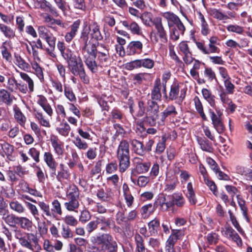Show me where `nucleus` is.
I'll return each instance as SVG.
<instances>
[{
    "mask_svg": "<svg viewBox=\"0 0 252 252\" xmlns=\"http://www.w3.org/2000/svg\"><path fill=\"white\" fill-rule=\"evenodd\" d=\"M83 58L91 72L96 73L99 67L109 65L110 60L109 48L105 44L97 42Z\"/></svg>",
    "mask_w": 252,
    "mask_h": 252,
    "instance_id": "nucleus-1",
    "label": "nucleus"
},
{
    "mask_svg": "<svg viewBox=\"0 0 252 252\" xmlns=\"http://www.w3.org/2000/svg\"><path fill=\"white\" fill-rule=\"evenodd\" d=\"M43 159L49 170L50 177L56 179L59 182L69 179L71 174L68 168L63 163H58L56 161L50 152H46L43 155Z\"/></svg>",
    "mask_w": 252,
    "mask_h": 252,
    "instance_id": "nucleus-2",
    "label": "nucleus"
},
{
    "mask_svg": "<svg viewBox=\"0 0 252 252\" xmlns=\"http://www.w3.org/2000/svg\"><path fill=\"white\" fill-rule=\"evenodd\" d=\"M87 246L88 252H105L116 248L117 242L109 233H101L92 237Z\"/></svg>",
    "mask_w": 252,
    "mask_h": 252,
    "instance_id": "nucleus-3",
    "label": "nucleus"
},
{
    "mask_svg": "<svg viewBox=\"0 0 252 252\" xmlns=\"http://www.w3.org/2000/svg\"><path fill=\"white\" fill-rule=\"evenodd\" d=\"M14 237L23 248L32 252L41 250V247L39 244V238L36 234L26 233L20 229H16L14 231Z\"/></svg>",
    "mask_w": 252,
    "mask_h": 252,
    "instance_id": "nucleus-4",
    "label": "nucleus"
},
{
    "mask_svg": "<svg viewBox=\"0 0 252 252\" xmlns=\"http://www.w3.org/2000/svg\"><path fill=\"white\" fill-rule=\"evenodd\" d=\"M116 158L119 163V171L124 173L130 166L129 143L125 139L122 140L118 146Z\"/></svg>",
    "mask_w": 252,
    "mask_h": 252,
    "instance_id": "nucleus-5",
    "label": "nucleus"
},
{
    "mask_svg": "<svg viewBox=\"0 0 252 252\" xmlns=\"http://www.w3.org/2000/svg\"><path fill=\"white\" fill-rule=\"evenodd\" d=\"M146 115L143 118V122L150 126H155L158 117V102L149 99L146 103Z\"/></svg>",
    "mask_w": 252,
    "mask_h": 252,
    "instance_id": "nucleus-6",
    "label": "nucleus"
},
{
    "mask_svg": "<svg viewBox=\"0 0 252 252\" xmlns=\"http://www.w3.org/2000/svg\"><path fill=\"white\" fill-rule=\"evenodd\" d=\"M67 64L72 74L76 76H79L84 83H89V77L86 74L83 62L79 57H78V59L76 58Z\"/></svg>",
    "mask_w": 252,
    "mask_h": 252,
    "instance_id": "nucleus-7",
    "label": "nucleus"
},
{
    "mask_svg": "<svg viewBox=\"0 0 252 252\" xmlns=\"http://www.w3.org/2000/svg\"><path fill=\"white\" fill-rule=\"evenodd\" d=\"M128 105L129 113L134 119L136 120L146 115V102L144 100L138 99L135 106L132 97H130L128 100Z\"/></svg>",
    "mask_w": 252,
    "mask_h": 252,
    "instance_id": "nucleus-8",
    "label": "nucleus"
},
{
    "mask_svg": "<svg viewBox=\"0 0 252 252\" xmlns=\"http://www.w3.org/2000/svg\"><path fill=\"white\" fill-rule=\"evenodd\" d=\"M37 31L39 36L45 40L49 45L47 51L50 53L55 49L56 37L45 26H40L38 27Z\"/></svg>",
    "mask_w": 252,
    "mask_h": 252,
    "instance_id": "nucleus-9",
    "label": "nucleus"
},
{
    "mask_svg": "<svg viewBox=\"0 0 252 252\" xmlns=\"http://www.w3.org/2000/svg\"><path fill=\"white\" fill-rule=\"evenodd\" d=\"M91 31L90 27L88 28L86 26L81 31L79 42L80 46V49L83 57L85 56L91 50L93 46H95L94 43H91L90 45L89 43V34Z\"/></svg>",
    "mask_w": 252,
    "mask_h": 252,
    "instance_id": "nucleus-10",
    "label": "nucleus"
},
{
    "mask_svg": "<svg viewBox=\"0 0 252 252\" xmlns=\"http://www.w3.org/2000/svg\"><path fill=\"white\" fill-rule=\"evenodd\" d=\"M209 113L214 127L218 133H223L224 131L225 127L222 121V112L219 109H216V112L212 109H209Z\"/></svg>",
    "mask_w": 252,
    "mask_h": 252,
    "instance_id": "nucleus-11",
    "label": "nucleus"
},
{
    "mask_svg": "<svg viewBox=\"0 0 252 252\" xmlns=\"http://www.w3.org/2000/svg\"><path fill=\"white\" fill-rule=\"evenodd\" d=\"M157 206L159 205L162 210L168 211L172 210L173 212V195H164L159 194L156 201Z\"/></svg>",
    "mask_w": 252,
    "mask_h": 252,
    "instance_id": "nucleus-12",
    "label": "nucleus"
},
{
    "mask_svg": "<svg viewBox=\"0 0 252 252\" xmlns=\"http://www.w3.org/2000/svg\"><path fill=\"white\" fill-rule=\"evenodd\" d=\"M164 233L168 234L170 229L171 233L166 242L165 251L166 252H173V229H172L171 223L168 220H164L161 224Z\"/></svg>",
    "mask_w": 252,
    "mask_h": 252,
    "instance_id": "nucleus-13",
    "label": "nucleus"
},
{
    "mask_svg": "<svg viewBox=\"0 0 252 252\" xmlns=\"http://www.w3.org/2000/svg\"><path fill=\"white\" fill-rule=\"evenodd\" d=\"M57 48L60 51L62 57L66 61L67 63L77 58L71 50L65 46L63 41H59L58 42Z\"/></svg>",
    "mask_w": 252,
    "mask_h": 252,
    "instance_id": "nucleus-14",
    "label": "nucleus"
},
{
    "mask_svg": "<svg viewBox=\"0 0 252 252\" xmlns=\"http://www.w3.org/2000/svg\"><path fill=\"white\" fill-rule=\"evenodd\" d=\"M50 141L55 154L59 157L63 156L64 151L63 142L55 135H51Z\"/></svg>",
    "mask_w": 252,
    "mask_h": 252,
    "instance_id": "nucleus-15",
    "label": "nucleus"
},
{
    "mask_svg": "<svg viewBox=\"0 0 252 252\" xmlns=\"http://www.w3.org/2000/svg\"><path fill=\"white\" fill-rule=\"evenodd\" d=\"M143 45L140 41H132L128 44L126 53L127 55H139L142 52Z\"/></svg>",
    "mask_w": 252,
    "mask_h": 252,
    "instance_id": "nucleus-16",
    "label": "nucleus"
},
{
    "mask_svg": "<svg viewBox=\"0 0 252 252\" xmlns=\"http://www.w3.org/2000/svg\"><path fill=\"white\" fill-rule=\"evenodd\" d=\"M161 82L159 78H157L154 82V87L151 93V97L149 99L159 102L161 101Z\"/></svg>",
    "mask_w": 252,
    "mask_h": 252,
    "instance_id": "nucleus-17",
    "label": "nucleus"
},
{
    "mask_svg": "<svg viewBox=\"0 0 252 252\" xmlns=\"http://www.w3.org/2000/svg\"><path fill=\"white\" fill-rule=\"evenodd\" d=\"M225 237L235 242L238 246L242 245V242L239 235L230 226H226L224 233Z\"/></svg>",
    "mask_w": 252,
    "mask_h": 252,
    "instance_id": "nucleus-18",
    "label": "nucleus"
},
{
    "mask_svg": "<svg viewBox=\"0 0 252 252\" xmlns=\"http://www.w3.org/2000/svg\"><path fill=\"white\" fill-rule=\"evenodd\" d=\"M165 188L163 192L161 194L166 195H173V182L172 173L171 171H168L166 173V177L165 182Z\"/></svg>",
    "mask_w": 252,
    "mask_h": 252,
    "instance_id": "nucleus-19",
    "label": "nucleus"
},
{
    "mask_svg": "<svg viewBox=\"0 0 252 252\" xmlns=\"http://www.w3.org/2000/svg\"><path fill=\"white\" fill-rule=\"evenodd\" d=\"M128 142L131 145L132 151L135 154L139 156H144L145 154L143 142L136 139H130Z\"/></svg>",
    "mask_w": 252,
    "mask_h": 252,
    "instance_id": "nucleus-20",
    "label": "nucleus"
},
{
    "mask_svg": "<svg viewBox=\"0 0 252 252\" xmlns=\"http://www.w3.org/2000/svg\"><path fill=\"white\" fill-rule=\"evenodd\" d=\"M146 124L143 121L137 123L136 133L141 137L144 138L147 134H154L157 132V130L155 128H149L147 130L144 126V124Z\"/></svg>",
    "mask_w": 252,
    "mask_h": 252,
    "instance_id": "nucleus-21",
    "label": "nucleus"
},
{
    "mask_svg": "<svg viewBox=\"0 0 252 252\" xmlns=\"http://www.w3.org/2000/svg\"><path fill=\"white\" fill-rule=\"evenodd\" d=\"M0 146L2 150V152H0V154L3 157L5 156L8 159L12 160V155L14 152V146L8 142H4L2 143H0Z\"/></svg>",
    "mask_w": 252,
    "mask_h": 252,
    "instance_id": "nucleus-22",
    "label": "nucleus"
},
{
    "mask_svg": "<svg viewBox=\"0 0 252 252\" xmlns=\"http://www.w3.org/2000/svg\"><path fill=\"white\" fill-rule=\"evenodd\" d=\"M219 39L217 36H212L209 38L208 48H207V55L213 53H219L220 49L217 45H219Z\"/></svg>",
    "mask_w": 252,
    "mask_h": 252,
    "instance_id": "nucleus-23",
    "label": "nucleus"
},
{
    "mask_svg": "<svg viewBox=\"0 0 252 252\" xmlns=\"http://www.w3.org/2000/svg\"><path fill=\"white\" fill-rule=\"evenodd\" d=\"M185 28L178 17L174 15V40L179 39L184 33Z\"/></svg>",
    "mask_w": 252,
    "mask_h": 252,
    "instance_id": "nucleus-24",
    "label": "nucleus"
},
{
    "mask_svg": "<svg viewBox=\"0 0 252 252\" xmlns=\"http://www.w3.org/2000/svg\"><path fill=\"white\" fill-rule=\"evenodd\" d=\"M148 231L150 236H157L160 229V222L158 219L155 218L148 223Z\"/></svg>",
    "mask_w": 252,
    "mask_h": 252,
    "instance_id": "nucleus-25",
    "label": "nucleus"
},
{
    "mask_svg": "<svg viewBox=\"0 0 252 252\" xmlns=\"http://www.w3.org/2000/svg\"><path fill=\"white\" fill-rule=\"evenodd\" d=\"M121 23L127 30H130L132 33L140 35L142 32L140 28L135 22H130L128 21H123Z\"/></svg>",
    "mask_w": 252,
    "mask_h": 252,
    "instance_id": "nucleus-26",
    "label": "nucleus"
},
{
    "mask_svg": "<svg viewBox=\"0 0 252 252\" xmlns=\"http://www.w3.org/2000/svg\"><path fill=\"white\" fill-rule=\"evenodd\" d=\"M67 198V201L64 202V206L69 212H75L79 207V199Z\"/></svg>",
    "mask_w": 252,
    "mask_h": 252,
    "instance_id": "nucleus-27",
    "label": "nucleus"
},
{
    "mask_svg": "<svg viewBox=\"0 0 252 252\" xmlns=\"http://www.w3.org/2000/svg\"><path fill=\"white\" fill-rule=\"evenodd\" d=\"M157 208V203L155 201L153 204L149 203L143 206L141 208L140 212L144 218L148 217L155 211Z\"/></svg>",
    "mask_w": 252,
    "mask_h": 252,
    "instance_id": "nucleus-28",
    "label": "nucleus"
},
{
    "mask_svg": "<svg viewBox=\"0 0 252 252\" xmlns=\"http://www.w3.org/2000/svg\"><path fill=\"white\" fill-rule=\"evenodd\" d=\"M40 210L42 211V216L46 220L45 217L52 218V212L49 204L44 201L37 202Z\"/></svg>",
    "mask_w": 252,
    "mask_h": 252,
    "instance_id": "nucleus-29",
    "label": "nucleus"
},
{
    "mask_svg": "<svg viewBox=\"0 0 252 252\" xmlns=\"http://www.w3.org/2000/svg\"><path fill=\"white\" fill-rule=\"evenodd\" d=\"M134 238L136 244L135 252H146L147 249L145 247L144 239L141 235L136 233Z\"/></svg>",
    "mask_w": 252,
    "mask_h": 252,
    "instance_id": "nucleus-30",
    "label": "nucleus"
},
{
    "mask_svg": "<svg viewBox=\"0 0 252 252\" xmlns=\"http://www.w3.org/2000/svg\"><path fill=\"white\" fill-rule=\"evenodd\" d=\"M96 195L99 200L103 202H109L113 198L112 192L111 191L105 192L103 188L97 189Z\"/></svg>",
    "mask_w": 252,
    "mask_h": 252,
    "instance_id": "nucleus-31",
    "label": "nucleus"
},
{
    "mask_svg": "<svg viewBox=\"0 0 252 252\" xmlns=\"http://www.w3.org/2000/svg\"><path fill=\"white\" fill-rule=\"evenodd\" d=\"M96 218L98 226H100V230L106 231L108 228H111V222L109 218H106L104 216H100Z\"/></svg>",
    "mask_w": 252,
    "mask_h": 252,
    "instance_id": "nucleus-32",
    "label": "nucleus"
},
{
    "mask_svg": "<svg viewBox=\"0 0 252 252\" xmlns=\"http://www.w3.org/2000/svg\"><path fill=\"white\" fill-rule=\"evenodd\" d=\"M52 212V218H56L57 215L62 216L63 211L61 204L58 199H54L51 202Z\"/></svg>",
    "mask_w": 252,
    "mask_h": 252,
    "instance_id": "nucleus-33",
    "label": "nucleus"
},
{
    "mask_svg": "<svg viewBox=\"0 0 252 252\" xmlns=\"http://www.w3.org/2000/svg\"><path fill=\"white\" fill-rule=\"evenodd\" d=\"M80 191L78 188L75 184L70 185L66 191V197L79 199Z\"/></svg>",
    "mask_w": 252,
    "mask_h": 252,
    "instance_id": "nucleus-34",
    "label": "nucleus"
},
{
    "mask_svg": "<svg viewBox=\"0 0 252 252\" xmlns=\"http://www.w3.org/2000/svg\"><path fill=\"white\" fill-rule=\"evenodd\" d=\"M14 118L17 122L22 127H25L27 118L21 111L20 109L16 107L14 108Z\"/></svg>",
    "mask_w": 252,
    "mask_h": 252,
    "instance_id": "nucleus-35",
    "label": "nucleus"
},
{
    "mask_svg": "<svg viewBox=\"0 0 252 252\" xmlns=\"http://www.w3.org/2000/svg\"><path fill=\"white\" fill-rule=\"evenodd\" d=\"M70 129L71 128L69 124L64 120L60 123L59 126L56 128L57 131L60 135L64 137H66L68 135Z\"/></svg>",
    "mask_w": 252,
    "mask_h": 252,
    "instance_id": "nucleus-36",
    "label": "nucleus"
},
{
    "mask_svg": "<svg viewBox=\"0 0 252 252\" xmlns=\"http://www.w3.org/2000/svg\"><path fill=\"white\" fill-rule=\"evenodd\" d=\"M154 25L157 31V34H158L160 38L162 39H166V34L161 23V18H156L154 20Z\"/></svg>",
    "mask_w": 252,
    "mask_h": 252,
    "instance_id": "nucleus-37",
    "label": "nucleus"
},
{
    "mask_svg": "<svg viewBox=\"0 0 252 252\" xmlns=\"http://www.w3.org/2000/svg\"><path fill=\"white\" fill-rule=\"evenodd\" d=\"M92 29H91L92 38L97 40L100 41L103 39V36L100 32L99 26L96 22L92 25Z\"/></svg>",
    "mask_w": 252,
    "mask_h": 252,
    "instance_id": "nucleus-38",
    "label": "nucleus"
},
{
    "mask_svg": "<svg viewBox=\"0 0 252 252\" xmlns=\"http://www.w3.org/2000/svg\"><path fill=\"white\" fill-rule=\"evenodd\" d=\"M31 64L32 68L34 71V73L38 78L40 82L43 83L44 82V78L42 68L36 61L32 62Z\"/></svg>",
    "mask_w": 252,
    "mask_h": 252,
    "instance_id": "nucleus-39",
    "label": "nucleus"
},
{
    "mask_svg": "<svg viewBox=\"0 0 252 252\" xmlns=\"http://www.w3.org/2000/svg\"><path fill=\"white\" fill-rule=\"evenodd\" d=\"M0 31L4 36L8 39H12L15 36V31L10 27L0 23Z\"/></svg>",
    "mask_w": 252,
    "mask_h": 252,
    "instance_id": "nucleus-40",
    "label": "nucleus"
},
{
    "mask_svg": "<svg viewBox=\"0 0 252 252\" xmlns=\"http://www.w3.org/2000/svg\"><path fill=\"white\" fill-rule=\"evenodd\" d=\"M201 93L203 98L206 100L210 105L213 107H215V97L212 94L210 90L203 88L202 89Z\"/></svg>",
    "mask_w": 252,
    "mask_h": 252,
    "instance_id": "nucleus-41",
    "label": "nucleus"
},
{
    "mask_svg": "<svg viewBox=\"0 0 252 252\" xmlns=\"http://www.w3.org/2000/svg\"><path fill=\"white\" fill-rule=\"evenodd\" d=\"M0 101L7 105H11L13 99L11 94L7 90L4 89L0 90Z\"/></svg>",
    "mask_w": 252,
    "mask_h": 252,
    "instance_id": "nucleus-42",
    "label": "nucleus"
},
{
    "mask_svg": "<svg viewBox=\"0 0 252 252\" xmlns=\"http://www.w3.org/2000/svg\"><path fill=\"white\" fill-rule=\"evenodd\" d=\"M193 102L197 112L204 121H206L207 117L204 113L203 107L199 98L197 96H195Z\"/></svg>",
    "mask_w": 252,
    "mask_h": 252,
    "instance_id": "nucleus-43",
    "label": "nucleus"
},
{
    "mask_svg": "<svg viewBox=\"0 0 252 252\" xmlns=\"http://www.w3.org/2000/svg\"><path fill=\"white\" fill-rule=\"evenodd\" d=\"M198 143L200 146V148L204 151L212 153L213 151V148L212 143L208 140L203 138L198 139Z\"/></svg>",
    "mask_w": 252,
    "mask_h": 252,
    "instance_id": "nucleus-44",
    "label": "nucleus"
},
{
    "mask_svg": "<svg viewBox=\"0 0 252 252\" xmlns=\"http://www.w3.org/2000/svg\"><path fill=\"white\" fill-rule=\"evenodd\" d=\"M19 219L18 224L25 230L31 231L33 225L32 221L26 217H20Z\"/></svg>",
    "mask_w": 252,
    "mask_h": 252,
    "instance_id": "nucleus-45",
    "label": "nucleus"
},
{
    "mask_svg": "<svg viewBox=\"0 0 252 252\" xmlns=\"http://www.w3.org/2000/svg\"><path fill=\"white\" fill-rule=\"evenodd\" d=\"M124 116L123 112L117 107H114L110 112V116L113 123L116 122V121H122Z\"/></svg>",
    "mask_w": 252,
    "mask_h": 252,
    "instance_id": "nucleus-46",
    "label": "nucleus"
},
{
    "mask_svg": "<svg viewBox=\"0 0 252 252\" xmlns=\"http://www.w3.org/2000/svg\"><path fill=\"white\" fill-rule=\"evenodd\" d=\"M151 163L149 162L144 163L137 162L135 168V171L138 174H143L146 173L149 170Z\"/></svg>",
    "mask_w": 252,
    "mask_h": 252,
    "instance_id": "nucleus-47",
    "label": "nucleus"
},
{
    "mask_svg": "<svg viewBox=\"0 0 252 252\" xmlns=\"http://www.w3.org/2000/svg\"><path fill=\"white\" fill-rule=\"evenodd\" d=\"M198 18L200 20V22H201V33L203 35L206 36L210 32V30L209 29L208 25L207 23V22H206L204 16L200 12H198Z\"/></svg>",
    "mask_w": 252,
    "mask_h": 252,
    "instance_id": "nucleus-48",
    "label": "nucleus"
},
{
    "mask_svg": "<svg viewBox=\"0 0 252 252\" xmlns=\"http://www.w3.org/2000/svg\"><path fill=\"white\" fill-rule=\"evenodd\" d=\"M33 112L35 118L38 120L41 125L47 127H50L49 122L44 119L41 111L36 109H33Z\"/></svg>",
    "mask_w": 252,
    "mask_h": 252,
    "instance_id": "nucleus-49",
    "label": "nucleus"
},
{
    "mask_svg": "<svg viewBox=\"0 0 252 252\" xmlns=\"http://www.w3.org/2000/svg\"><path fill=\"white\" fill-rule=\"evenodd\" d=\"M72 143L74 145L80 150L85 151L88 148V144L85 141L82 140L79 136L74 138Z\"/></svg>",
    "mask_w": 252,
    "mask_h": 252,
    "instance_id": "nucleus-50",
    "label": "nucleus"
},
{
    "mask_svg": "<svg viewBox=\"0 0 252 252\" xmlns=\"http://www.w3.org/2000/svg\"><path fill=\"white\" fill-rule=\"evenodd\" d=\"M61 234L62 237L65 239L72 238L73 237V232L69 226L64 224H62L61 225Z\"/></svg>",
    "mask_w": 252,
    "mask_h": 252,
    "instance_id": "nucleus-51",
    "label": "nucleus"
},
{
    "mask_svg": "<svg viewBox=\"0 0 252 252\" xmlns=\"http://www.w3.org/2000/svg\"><path fill=\"white\" fill-rule=\"evenodd\" d=\"M141 67L145 68L144 59L135 60L126 64V67L129 70H132Z\"/></svg>",
    "mask_w": 252,
    "mask_h": 252,
    "instance_id": "nucleus-52",
    "label": "nucleus"
},
{
    "mask_svg": "<svg viewBox=\"0 0 252 252\" xmlns=\"http://www.w3.org/2000/svg\"><path fill=\"white\" fill-rule=\"evenodd\" d=\"M19 217L16 216L13 214L7 215L6 217L3 218L5 222L11 226H14L18 224Z\"/></svg>",
    "mask_w": 252,
    "mask_h": 252,
    "instance_id": "nucleus-53",
    "label": "nucleus"
},
{
    "mask_svg": "<svg viewBox=\"0 0 252 252\" xmlns=\"http://www.w3.org/2000/svg\"><path fill=\"white\" fill-rule=\"evenodd\" d=\"M118 169L119 164H118L116 160H113L108 163L105 166V171L108 174H112L115 173Z\"/></svg>",
    "mask_w": 252,
    "mask_h": 252,
    "instance_id": "nucleus-54",
    "label": "nucleus"
},
{
    "mask_svg": "<svg viewBox=\"0 0 252 252\" xmlns=\"http://www.w3.org/2000/svg\"><path fill=\"white\" fill-rule=\"evenodd\" d=\"M17 64L21 69L24 71H28L30 68V64L27 63L20 55L15 56Z\"/></svg>",
    "mask_w": 252,
    "mask_h": 252,
    "instance_id": "nucleus-55",
    "label": "nucleus"
},
{
    "mask_svg": "<svg viewBox=\"0 0 252 252\" xmlns=\"http://www.w3.org/2000/svg\"><path fill=\"white\" fill-rule=\"evenodd\" d=\"M20 75L21 78L28 83L30 92H32L34 90V83L32 79L28 74L24 72H21Z\"/></svg>",
    "mask_w": 252,
    "mask_h": 252,
    "instance_id": "nucleus-56",
    "label": "nucleus"
},
{
    "mask_svg": "<svg viewBox=\"0 0 252 252\" xmlns=\"http://www.w3.org/2000/svg\"><path fill=\"white\" fill-rule=\"evenodd\" d=\"M10 208L13 211L21 214L25 212V209L23 205L18 201H13L9 203Z\"/></svg>",
    "mask_w": 252,
    "mask_h": 252,
    "instance_id": "nucleus-57",
    "label": "nucleus"
},
{
    "mask_svg": "<svg viewBox=\"0 0 252 252\" xmlns=\"http://www.w3.org/2000/svg\"><path fill=\"white\" fill-rule=\"evenodd\" d=\"M210 14L215 18L219 20H226L228 19V16L223 14L220 11L216 8L210 10Z\"/></svg>",
    "mask_w": 252,
    "mask_h": 252,
    "instance_id": "nucleus-58",
    "label": "nucleus"
},
{
    "mask_svg": "<svg viewBox=\"0 0 252 252\" xmlns=\"http://www.w3.org/2000/svg\"><path fill=\"white\" fill-rule=\"evenodd\" d=\"M167 139L166 135H163L161 139L157 143L155 153L157 154H160L163 152L165 149V142Z\"/></svg>",
    "mask_w": 252,
    "mask_h": 252,
    "instance_id": "nucleus-59",
    "label": "nucleus"
},
{
    "mask_svg": "<svg viewBox=\"0 0 252 252\" xmlns=\"http://www.w3.org/2000/svg\"><path fill=\"white\" fill-rule=\"evenodd\" d=\"M26 206L36 220H39V212L35 205L30 202H26Z\"/></svg>",
    "mask_w": 252,
    "mask_h": 252,
    "instance_id": "nucleus-60",
    "label": "nucleus"
},
{
    "mask_svg": "<svg viewBox=\"0 0 252 252\" xmlns=\"http://www.w3.org/2000/svg\"><path fill=\"white\" fill-rule=\"evenodd\" d=\"M6 41L4 42L1 47V53L2 58L5 60L6 61L10 62L12 60L11 54L8 51L7 47L5 46Z\"/></svg>",
    "mask_w": 252,
    "mask_h": 252,
    "instance_id": "nucleus-61",
    "label": "nucleus"
},
{
    "mask_svg": "<svg viewBox=\"0 0 252 252\" xmlns=\"http://www.w3.org/2000/svg\"><path fill=\"white\" fill-rule=\"evenodd\" d=\"M152 15L150 12H144L141 14L140 18L142 20L145 25L151 26V24L154 25V21L152 20Z\"/></svg>",
    "mask_w": 252,
    "mask_h": 252,
    "instance_id": "nucleus-62",
    "label": "nucleus"
},
{
    "mask_svg": "<svg viewBox=\"0 0 252 252\" xmlns=\"http://www.w3.org/2000/svg\"><path fill=\"white\" fill-rule=\"evenodd\" d=\"M29 155L34 160L35 163L40 161V151L34 147L31 148L28 151Z\"/></svg>",
    "mask_w": 252,
    "mask_h": 252,
    "instance_id": "nucleus-63",
    "label": "nucleus"
},
{
    "mask_svg": "<svg viewBox=\"0 0 252 252\" xmlns=\"http://www.w3.org/2000/svg\"><path fill=\"white\" fill-rule=\"evenodd\" d=\"M91 217L92 215L90 212L88 210L85 209L81 212L79 220L81 222L85 223L90 220Z\"/></svg>",
    "mask_w": 252,
    "mask_h": 252,
    "instance_id": "nucleus-64",
    "label": "nucleus"
}]
</instances>
